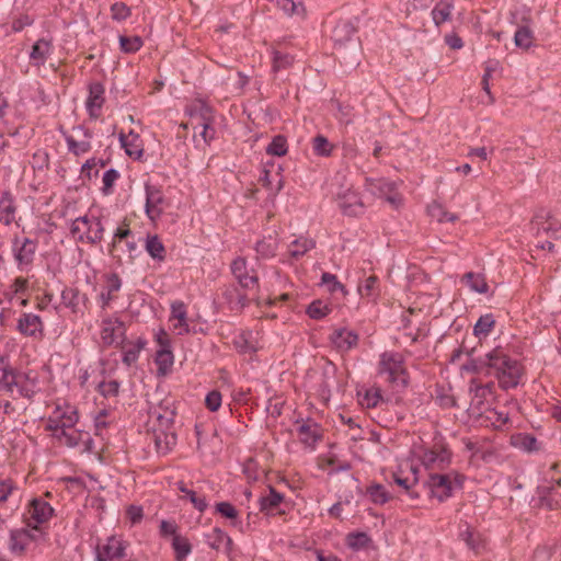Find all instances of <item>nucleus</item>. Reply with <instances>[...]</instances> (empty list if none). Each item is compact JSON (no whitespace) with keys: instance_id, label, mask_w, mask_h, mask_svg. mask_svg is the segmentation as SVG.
Returning a JSON list of instances; mask_svg holds the SVG:
<instances>
[{"instance_id":"72a5a7b5","label":"nucleus","mask_w":561,"mask_h":561,"mask_svg":"<svg viewBox=\"0 0 561 561\" xmlns=\"http://www.w3.org/2000/svg\"><path fill=\"white\" fill-rule=\"evenodd\" d=\"M277 240L273 236L264 237L255 244V251L262 257H273L276 254Z\"/></svg>"},{"instance_id":"79ce46f5","label":"nucleus","mask_w":561,"mask_h":561,"mask_svg":"<svg viewBox=\"0 0 561 561\" xmlns=\"http://www.w3.org/2000/svg\"><path fill=\"white\" fill-rule=\"evenodd\" d=\"M332 105L336 110L334 116L340 121V123L348 125L353 122V106L350 104H343L337 100L332 101Z\"/></svg>"},{"instance_id":"7c9ffc66","label":"nucleus","mask_w":561,"mask_h":561,"mask_svg":"<svg viewBox=\"0 0 561 561\" xmlns=\"http://www.w3.org/2000/svg\"><path fill=\"white\" fill-rule=\"evenodd\" d=\"M146 250L148 254L158 261H163L165 257V248L158 236H148L146 239Z\"/></svg>"},{"instance_id":"6ab92c4d","label":"nucleus","mask_w":561,"mask_h":561,"mask_svg":"<svg viewBox=\"0 0 561 561\" xmlns=\"http://www.w3.org/2000/svg\"><path fill=\"white\" fill-rule=\"evenodd\" d=\"M53 53L51 42L46 38H39L32 46V50L30 53V59L33 65L42 66L45 64L47 58Z\"/></svg>"},{"instance_id":"4c0bfd02","label":"nucleus","mask_w":561,"mask_h":561,"mask_svg":"<svg viewBox=\"0 0 561 561\" xmlns=\"http://www.w3.org/2000/svg\"><path fill=\"white\" fill-rule=\"evenodd\" d=\"M371 542L370 537L363 531L351 533L346 537L347 546L355 551L365 549Z\"/></svg>"},{"instance_id":"7ed1b4c3","label":"nucleus","mask_w":561,"mask_h":561,"mask_svg":"<svg viewBox=\"0 0 561 561\" xmlns=\"http://www.w3.org/2000/svg\"><path fill=\"white\" fill-rule=\"evenodd\" d=\"M379 374H387V380L396 388L403 389L409 383L403 359L396 353H382L379 362Z\"/></svg>"},{"instance_id":"680f3d73","label":"nucleus","mask_w":561,"mask_h":561,"mask_svg":"<svg viewBox=\"0 0 561 561\" xmlns=\"http://www.w3.org/2000/svg\"><path fill=\"white\" fill-rule=\"evenodd\" d=\"M551 219V215L550 213H547L543 209L539 210L533 221H531V230L536 232V234H538L540 232V230H543V231H549L551 229V227H540V221H548Z\"/></svg>"},{"instance_id":"f3484780","label":"nucleus","mask_w":561,"mask_h":561,"mask_svg":"<svg viewBox=\"0 0 561 561\" xmlns=\"http://www.w3.org/2000/svg\"><path fill=\"white\" fill-rule=\"evenodd\" d=\"M339 206L346 216H359L364 213V204L356 192L347 191L340 196Z\"/></svg>"},{"instance_id":"2f4dec72","label":"nucleus","mask_w":561,"mask_h":561,"mask_svg":"<svg viewBox=\"0 0 561 561\" xmlns=\"http://www.w3.org/2000/svg\"><path fill=\"white\" fill-rule=\"evenodd\" d=\"M462 282L476 293L485 294L489 290L485 278L481 274L468 272L463 275Z\"/></svg>"},{"instance_id":"a19ab883","label":"nucleus","mask_w":561,"mask_h":561,"mask_svg":"<svg viewBox=\"0 0 561 561\" xmlns=\"http://www.w3.org/2000/svg\"><path fill=\"white\" fill-rule=\"evenodd\" d=\"M287 139L283 135L273 137L272 141L266 147V153L271 156L282 157L287 153Z\"/></svg>"},{"instance_id":"603ef678","label":"nucleus","mask_w":561,"mask_h":561,"mask_svg":"<svg viewBox=\"0 0 561 561\" xmlns=\"http://www.w3.org/2000/svg\"><path fill=\"white\" fill-rule=\"evenodd\" d=\"M370 187L374 194L386 197L388 194L394 191L396 184L385 180H371Z\"/></svg>"},{"instance_id":"0e129e2a","label":"nucleus","mask_w":561,"mask_h":561,"mask_svg":"<svg viewBox=\"0 0 561 561\" xmlns=\"http://www.w3.org/2000/svg\"><path fill=\"white\" fill-rule=\"evenodd\" d=\"M383 402V398L379 389L368 390L363 399V404L367 408H376L379 403Z\"/></svg>"},{"instance_id":"774afa93","label":"nucleus","mask_w":561,"mask_h":561,"mask_svg":"<svg viewBox=\"0 0 561 561\" xmlns=\"http://www.w3.org/2000/svg\"><path fill=\"white\" fill-rule=\"evenodd\" d=\"M205 404L208 410L215 412L221 405V393L219 391H210L205 398Z\"/></svg>"},{"instance_id":"20e7f679","label":"nucleus","mask_w":561,"mask_h":561,"mask_svg":"<svg viewBox=\"0 0 561 561\" xmlns=\"http://www.w3.org/2000/svg\"><path fill=\"white\" fill-rule=\"evenodd\" d=\"M129 542L121 536H110L95 547V561H133L128 553Z\"/></svg>"},{"instance_id":"0eeeda50","label":"nucleus","mask_w":561,"mask_h":561,"mask_svg":"<svg viewBox=\"0 0 561 561\" xmlns=\"http://www.w3.org/2000/svg\"><path fill=\"white\" fill-rule=\"evenodd\" d=\"M125 324L119 319L105 318L102 321L101 339L105 345L124 342L125 340Z\"/></svg>"},{"instance_id":"4be33fe9","label":"nucleus","mask_w":561,"mask_h":561,"mask_svg":"<svg viewBox=\"0 0 561 561\" xmlns=\"http://www.w3.org/2000/svg\"><path fill=\"white\" fill-rule=\"evenodd\" d=\"M20 371V369L14 368L10 364L0 367V391L11 394L13 399H15L13 396V383Z\"/></svg>"},{"instance_id":"338daca9","label":"nucleus","mask_w":561,"mask_h":561,"mask_svg":"<svg viewBox=\"0 0 561 561\" xmlns=\"http://www.w3.org/2000/svg\"><path fill=\"white\" fill-rule=\"evenodd\" d=\"M172 318L176 319L180 324H185L186 321V308L182 301H175L171 305Z\"/></svg>"},{"instance_id":"58836bf2","label":"nucleus","mask_w":561,"mask_h":561,"mask_svg":"<svg viewBox=\"0 0 561 561\" xmlns=\"http://www.w3.org/2000/svg\"><path fill=\"white\" fill-rule=\"evenodd\" d=\"M495 324V320L491 313L481 316L473 327V334L478 337L486 336Z\"/></svg>"},{"instance_id":"9d476101","label":"nucleus","mask_w":561,"mask_h":561,"mask_svg":"<svg viewBox=\"0 0 561 561\" xmlns=\"http://www.w3.org/2000/svg\"><path fill=\"white\" fill-rule=\"evenodd\" d=\"M427 484L432 496L436 497L439 502H444L451 496L453 482L448 474L431 473Z\"/></svg>"},{"instance_id":"423d86ee","label":"nucleus","mask_w":561,"mask_h":561,"mask_svg":"<svg viewBox=\"0 0 561 561\" xmlns=\"http://www.w3.org/2000/svg\"><path fill=\"white\" fill-rule=\"evenodd\" d=\"M510 21L512 24L517 26V30L514 34L515 46L524 50L529 49L534 42V33L529 26L531 21L530 15L524 13L520 18H518L517 12H512Z\"/></svg>"},{"instance_id":"6e6552de","label":"nucleus","mask_w":561,"mask_h":561,"mask_svg":"<svg viewBox=\"0 0 561 561\" xmlns=\"http://www.w3.org/2000/svg\"><path fill=\"white\" fill-rule=\"evenodd\" d=\"M451 459V453L444 446L437 449H425L421 456L422 463L426 469H445Z\"/></svg>"},{"instance_id":"3c124183","label":"nucleus","mask_w":561,"mask_h":561,"mask_svg":"<svg viewBox=\"0 0 561 561\" xmlns=\"http://www.w3.org/2000/svg\"><path fill=\"white\" fill-rule=\"evenodd\" d=\"M119 46L124 53H136L142 46V41L139 36H119Z\"/></svg>"},{"instance_id":"37998d69","label":"nucleus","mask_w":561,"mask_h":561,"mask_svg":"<svg viewBox=\"0 0 561 561\" xmlns=\"http://www.w3.org/2000/svg\"><path fill=\"white\" fill-rule=\"evenodd\" d=\"M379 279L375 275L368 276L363 283L358 285V293L362 297H375L378 295Z\"/></svg>"},{"instance_id":"9b49d317","label":"nucleus","mask_w":561,"mask_h":561,"mask_svg":"<svg viewBox=\"0 0 561 561\" xmlns=\"http://www.w3.org/2000/svg\"><path fill=\"white\" fill-rule=\"evenodd\" d=\"M186 112L191 117V124L195 130L203 125L213 124L214 111L203 101H198L192 104L190 107H187Z\"/></svg>"},{"instance_id":"49530a36","label":"nucleus","mask_w":561,"mask_h":561,"mask_svg":"<svg viewBox=\"0 0 561 561\" xmlns=\"http://www.w3.org/2000/svg\"><path fill=\"white\" fill-rule=\"evenodd\" d=\"M473 352H474V348L466 351L467 355L470 358L462 366V369L468 373L484 375L485 365H484L483 358L482 357H478V358L472 357Z\"/></svg>"},{"instance_id":"1a4fd4ad","label":"nucleus","mask_w":561,"mask_h":561,"mask_svg":"<svg viewBox=\"0 0 561 561\" xmlns=\"http://www.w3.org/2000/svg\"><path fill=\"white\" fill-rule=\"evenodd\" d=\"M146 191V214L150 219H156L163 213L165 198L159 187L150 184L145 185Z\"/></svg>"},{"instance_id":"e2e57ef3","label":"nucleus","mask_w":561,"mask_h":561,"mask_svg":"<svg viewBox=\"0 0 561 561\" xmlns=\"http://www.w3.org/2000/svg\"><path fill=\"white\" fill-rule=\"evenodd\" d=\"M119 141H121L122 147L125 149V152L127 156L136 158V159L141 157L142 149L139 148L138 145L128 142L127 137L124 134L119 135Z\"/></svg>"},{"instance_id":"e433bc0d","label":"nucleus","mask_w":561,"mask_h":561,"mask_svg":"<svg viewBox=\"0 0 561 561\" xmlns=\"http://www.w3.org/2000/svg\"><path fill=\"white\" fill-rule=\"evenodd\" d=\"M85 228V239L89 243L96 244L102 240L104 227L99 218H95L93 221L90 220Z\"/></svg>"},{"instance_id":"b1692460","label":"nucleus","mask_w":561,"mask_h":561,"mask_svg":"<svg viewBox=\"0 0 561 561\" xmlns=\"http://www.w3.org/2000/svg\"><path fill=\"white\" fill-rule=\"evenodd\" d=\"M61 300L66 307L71 308L73 312H78L80 305L84 304L88 298L78 288L70 287L61 291Z\"/></svg>"},{"instance_id":"a211bd4d","label":"nucleus","mask_w":561,"mask_h":561,"mask_svg":"<svg viewBox=\"0 0 561 561\" xmlns=\"http://www.w3.org/2000/svg\"><path fill=\"white\" fill-rule=\"evenodd\" d=\"M31 542V530L27 528L12 529L10 531L9 549L12 553L22 556Z\"/></svg>"},{"instance_id":"5701e85b","label":"nucleus","mask_w":561,"mask_h":561,"mask_svg":"<svg viewBox=\"0 0 561 561\" xmlns=\"http://www.w3.org/2000/svg\"><path fill=\"white\" fill-rule=\"evenodd\" d=\"M107 287L106 291H102L100 294V299L102 301L101 308L106 309L110 302L115 298L114 293L118 291L122 287V279L116 273H111L106 276Z\"/></svg>"},{"instance_id":"5fc2aeb1","label":"nucleus","mask_w":561,"mask_h":561,"mask_svg":"<svg viewBox=\"0 0 561 561\" xmlns=\"http://www.w3.org/2000/svg\"><path fill=\"white\" fill-rule=\"evenodd\" d=\"M238 284L243 289H253L259 287V276L254 270L242 274V276L237 278Z\"/></svg>"},{"instance_id":"f03ea898","label":"nucleus","mask_w":561,"mask_h":561,"mask_svg":"<svg viewBox=\"0 0 561 561\" xmlns=\"http://www.w3.org/2000/svg\"><path fill=\"white\" fill-rule=\"evenodd\" d=\"M359 21V16L340 20L332 31V39L334 42L335 49L344 59L346 57L344 56L343 49L345 48L346 43H350L357 54L359 39L357 37L354 38V35L357 33ZM352 62L356 65L359 64L357 56L352 60Z\"/></svg>"},{"instance_id":"dca6fc26","label":"nucleus","mask_w":561,"mask_h":561,"mask_svg":"<svg viewBox=\"0 0 561 561\" xmlns=\"http://www.w3.org/2000/svg\"><path fill=\"white\" fill-rule=\"evenodd\" d=\"M330 339L340 352H347L358 343V334L345 328L334 330Z\"/></svg>"},{"instance_id":"2eb2a0df","label":"nucleus","mask_w":561,"mask_h":561,"mask_svg":"<svg viewBox=\"0 0 561 561\" xmlns=\"http://www.w3.org/2000/svg\"><path fill=\"white\" fill-rule=\"evenodd\" d=\"M37 377L31 376V373L20 371L18 378H15L13 383V390L16 389V392L20 397L25 398L27 400H33L36 394L35 387L37 385Z\"/></svg>"},{"instance_id":"473e14b6","label":"nucleus","mask_w":561,"mask_h":561,"mask_svg":"<svg viewBox=\"0 0 561 561\" xmlns=\"http://www.w3.org/2000/svg\"><path fill=\"white\" fill-rule=\"evenodd\" d=\"M208 543L213 549L219 550L225 546L227 550L231 549L232 539L220 528H214L211 534L207 535Z\"/></svg>"},{"instance_id":"393cba45","label":"nucleus","mask_w":561,"mask_h":561,"mask_svg":"<svg viewBox=\"0 0 561 561\" xmlns=\"http://www.w3.org/2000/svg\"><path fill=\"white\" fill-rule=\"evenodd\" d=\"M511 444L524 451H536L539 449V443L537 438L528 433H518L511 437Z\"/></svg>"},{"instance_id":"39448f33","label":"nucleus","mask_w":561,"mask_h":561,"mask_svg":"<svg viewBox=\"0 0 561 561\" xmlns=\"http://www.w3.org/2000/svg\"><path fill=\"white\" fill-rule=\"evenodd\" d=\"M27 514L30 522L27 526L32 530H39L41 525L47 523L55 514L51 505L39 497H34L28 503Z\"/></svg>"},{"instance_id":"69168bd1","label":"nucleus","mask_w":561,"mask_h":561,"mask_svg":"<svg viewBox=\"0 0 561 561\" xmlns=\"http://www.w3.org/2000/svg\"><path fill=\"white\" fill-rule=\"evenodd\" d=\"M216 512L221 516L234 520L238 517V511L229 502H220L216 505Z\"/></svg>"},{"instance_id":"c756f323","label":"nucleus","mask_w":561,"mask_h":561,"mask_svg":"<svg viewBox=\"0 0 561 561\" xmlns=\"http://www.w3.org/2000/svg\"><path fill=\"white\" fill-rule=\"evenodd\" d=\"M297 431L301 443L306 445L310 446L314 444L318 439H320V435L318 433V424L314 422L302 423L301 425L298 426Z\"/></svg>"},{"instance_id":"f704fd0d","label":"nucleus","mask_w":561,"mask_h":561,"mask_svg":"<svg viewBox=\"0 0 561 561\" xmlns=\"http://www.w3.org/2000/svg\"><path fill=\"white\" fill-rule=\"evenodd\" d=\"M366 494L375 504L383 505L392 499V495L380 483H373L366 490Z\"/></svg>"},{"instance_id":"c03bdc74","label":"nucleus","mask_w":561,"mask_h":561,"mask_svg":"<svg viewBox=\"0 0 561 561\" xmlns=\"http://www.w3.org/2000/svg\"><path fill=\"white\" fill-rule=\"evenodd\" d=\"M330 311L329 305L319 299L313 300L306 309L307 314L314 320L323 319Z\"/></svg>"},{"instance_id":"f257e3e1","label":"nucleus","mask_w":561,"mask_h":561,"mask_svg":"<svg viewBox=\"0 0 561 561\" xmlns=\"http://www.w3.org/2000/svg\"><path fill=\"white\" fill-rule=\"evenodd\" d=\"M482 358L485 365L484 376L496 377L500 387L504 390L518 386L522 369L517 360L512 359L499 347L486 353Z\"/></svg>"},{"instance_id":"4468645a","label":"nucleus","mask_w":561,"mask_h":561,"mask_svg":"<svg viewBox=\"0 0 561 561\" xmlns=\"http://www.w3.org/2000/svg\"><path fill=\"white\" fill-rule=\"evenodd\" d=\"M284 499V494L270 485L268 494L259 499L260 511L265 512L266 514H285V511L280 508Z\"/></svg>"},{"instance_id":"6e6d98bb","label":"nucleus","mask_w":561,"mask_h":561,"mask_svg":"<svg viewBox=\"0 0 561 561\" xmlns=\"http://www.w3.org/2000/svg\"><path fill=\"white\" fill-rule=\"evenodd\" d=\"M321 284L328 286V290L330 293H335L337 290L345 291V287L337 280V277L334 274L324 272L321 276Z\"/></svg>"},{"instance_id":"c85d7f7f","label":"nucleus","mask_w":561,"mask_h":561,"mask_svg":"<svg viewBox=\"0 0 561 561\" xmlns=\"http://www.w3.org/2000/svg\"><path fill=\"white\" fill-rule=\"evenodd\" d=\"M454 8L453 2L440 0L432 10V19L436 26L450 20L451 10Z\"/></svg>"},{"instance_id":"c9c22d12","label":"nucleus","mask_w":561,"mask_h":561,"mask_svg":"<svg viewBox=\"0 0 561 561\" xmlns=\"http://www.w3.org/2000/svg\"><path fill=\"white\" fill-rule=\"evenodd\" d=\"M172 548L174 550L176 561H184L192 551V546L188 539L181 535L172 538Z\"/></svg>"},{"instance_id":"ea45409f","label":"nucleus","mask_w":561,"mask_h":561,"mask_svg":"<svg viewBox=\"0 0 561 561\" xmlns=\"http://www.w3.org/2000/svg\"><path fill=\"white\" fill-rule=\"evenodd\" d=\"M277 5L288 16L306 15V9L302 2H295L294 0H277Z\"/></svg>"},{"instance_id":"f8f14e48","label":"nucleus","mask_w":561,"mask_h":561,"mask_svg":"<svg viewBox=\"0 0 561 561\" xmlns=\"http://www.w3.org/2000/svg\"><path fill=\"white\" fill-rule=\"evenodd\" d=\"M104 92L105 89L101 82H93L89 85V96L85 106L90 117L98 118L100 116V111L105 101Z\"/></svg>"},{"instance_id":"ddd939ff","label":"nucleus","mask_w":561,"mask_h":561,"mask_svg":"<svg viewBox=\"0 0 561 561\" xmlns=\"http://www.w3.org/2000/svg\"><path fill=\"white\" fill-rule=\"evenodd\" d=\"M18 330L25 336H42L43 322L41 317L34 313H23L18 321Z\"/></svg>"},{"instance_id":"412c9836","label":"nucleus","mask_w":561,"mask_h":561,"mask_svg":"<svg viewBox=\"0 0 561 561\" xmlns=\"http://www.w3.org/2000/svg\"><path fill=\"white\" fill-rule=\"evenodd\" d=\"M154 363L158 367V376H167L174 364V355L171 348H159L154 356Z\"/></svg>"},{"instance_id":"a18cd8bd","label":"nucleus","mask_w":561,"mask_h":561,"mask_svg":"<svg viewBox=\"0 0 561 561\" xmlns=\"http://www.w3.org/2000/svg\"><path fill=\"white\" fill-rule=\"evenodd\" d=\"M272 55H273L272 69L274 72H277L283 69H287L294 62V57L287 53H282L279 50L274 49L272 51Z\"/></svg>"},{"instance_id":"052dcab7","label":"nucleus","mask_w":561,"mask_h":561,"mask_svg":"<svg viewBox=\"0 0 561 561\" xmlns=\"http://www.w3.org/2000/svg\"><path fill=\"white\" fill-rule=\"evenodd\" d=\"M112 19L115 21H125L130 15V9L124 2H115L111 7Z\"/></svg>"},{"instance_id":"cd10ccee","label":"nucleus","mask_w":561,"mask_h":561,"mask_svg":"<svg viewBox=\"0 0 561 561\" xmlns=\"http://www.w3.org/2000/svg\"><path fill=\"white\" fill-rule=\"evenodd\" d=\"M153 442L159 454H168L176 444V435L174 433L154 432Z\"/></svg>"},{"instance_id":"8fccbe9b","label":"nucleus","mask_w":561,"mask_h":561,"mask_svg":"<svg viewBox=\"0 0 561 561\" xmlns=\"http://www.w3.org/2000/svg\"><path fill=\"white\" fill-rule=\"evenodd\" d=\"M65 139L69 152L73 153L75 156L87 153L91 149V144L89 141H77L72 136L69 135H66Z\"/></svg>"},{"instance_id":"bb28decb","label":"nucleus","mask_w":561,"mask_h":561,"mask_svg":"<svg viewBox=\"0 0 561 561\" xmlns=\"http://www.w3.org/2000/svg\"><path fill=\"white\" fill-rule=\"evenodd\" d=\"M316 247V242L312 239L300 237L295 239L289 244V255L295 259L299 260L301 256H304L308 251L313 249Z\"/></svg>"},{"instance_id":"bf43d9fd","label":"nucleus","mask_w":561,"mask_h":561,"mask_svg":"<svg viewBox=\"0 0 561 561\" xmlns=\"http://www.w3.org/2000/svg\"><path fill=\"white\" fill-rule=\"evenodd\" d=\"M313 150L320 156H329L331 153L332 146L324 136L318 135L313 138Z\"/></svg>"},{"instance_id":"aec40b11","label":"nucleus","mask_w":561,"mask_h":561,"mask_svg":"<svg viewBox=\"0 0 561 561\" xmlns=\"http://www.w3.org/2000/svg\"><path fill=\"white\" fill-rule=\"evenodd\" d=\"M16 206L13 195L5 191L0 198V222L8 226L15 218Z\"/></svg>"},{"instance_id":"864d4df0","label":"nucleus","mask_w":561,"mask_h":561,"mask_svg":"<svg viewBox=\"0 0 561 561\" xmlns=\"http://www.w3.org/2000/svg\"><path fill=\"white\" fill-rule=\"evenodd\" d=\"M121 383L117 380L102 381L98 385V391L105 398L116 397L119 392Z\"/></svg>"},{"instance_id":"a878e982","label":"nucleus","mask_w":561,"mask_h":561,"mask_svg":"<svg viewBox=\"0 0 561 561\" xmlns=\"http://www.w3.org/2000/svg\"><path fill=\"white\" fill-rule=\"evenodd\" d=\"M36 250V242L25 238L22 244L15 249L14 257L19 264H30L33 261Z\"/></svg>"},{"instance_id":"13d9d810","label":"nucleus","mask_w":561,"mask_h":561,"mask_svg":"<svg viewBox=\"0 0 561 561\" xmlns=\"http://www.w3.org/2000/svg\"><path fill=\"white\" fill-rule=\"evenodd\" d=\"M119 178V172L115 169H108L103 174V187L102 192L103 194L107 195L112 193L113 186L115 184V181Z\"/></svg>"},{"instance_id":"4d7b16f0","label":"nucleus","mask_w":561,"mask_h":561,"mask_svg":"<svg viewBox=\"0 0 561 561\" xmlns=\"http://www.w3.org/2000/svg\"><path fill=\"white\" fill-rule=\"evenodd\" d=\"M494 387V382L490 381L485 385H478L474 380H471L470 391L474 392V397L480 399V403L482 400L492 393V389Z\"/></svg>"},{"instance_id":"de8ad7c7","label":"nucleus","mask_w":561,"mask_h":561,"mask_svg":"<svg viewBox=\"0 0 561 561\" xmlns=\"http://www.w3.org/2000/svg\"><path fill=\"white\" fill-rule=\"evenodd\" d=\"M146 341L144 339H138L136 344L124 351L123 354V363L126 366H131L135 362H137L139 357L140 351L145 347Z\"/></svg>"},{"instance_id":"09e8293b","label":"nucleus","mask_w":561,"mask_h":561,"mask_svg":"<svg viewBox=\"0 0 561 561\" xmlns=\"http://www.w3.org/2000/svg\"><path fill=\"white\" fill-rule=\"evenodd\" d=\"M178 489L180 492L186 494L196 510L204 512L207 508V502L204 497H198L196 492L186 488L185 483L178 482Z\"/></svg>"}]
</instances>
